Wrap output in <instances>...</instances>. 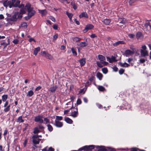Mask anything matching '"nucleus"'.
Wrapping results in <instances>:
<instances>
[{
    "instance_id": "25",
    "label": "nucleus",
    "mask_w": 151,
    "mask_h": 151,
    "mask_svg": "<svg viewBox=\"0 0 151 151\" xmlns=\"http://www.w3.org/2000/svg\"><path fill=\"white\" fill-rule=\"evenodd\" d=\"M31 4L29 3L27 4L25 6V9H27V11L30 10L32 9V8L31 7Z\"/></svg>"
},
{
    "instance_id": "54",
    "label": "nucleus",
    "mask_w": 151,
    "mask_h": 151,
    "mask_svg": "<svg viewBox=\"0 0 151 151\" xmlns=\"http://www.w3.org/2000/svg\"><path fill=\"white\" fill-rule=\"evenodd\" d=\"M90 36L92 38H96L97 37V36L94 34H92Z\"/></svg>"
},
{
    "instance_id": "53",
    "label": "nucleus",
    "mask_w": 151,
    "mask_h": 151,
    "mask_svg": "<svg viewBox=\"0 0 151 151\" xmlns=\"http://www.w3.org/2000/svg\"><path fill=\"white\" fill-rule=\"evenodd\" d=\"M128 36L129 37H130V38H134V37H135V35L133 34H129L128 35Z\"/></svg>"
},
{
    "instance_id": "26",
    "label": "nucleus",
    "mask_w": 151,
    "mask_h": 151,
    "mask_svg": "<svg viewBox=\"0 0 151 151\" xmlns=\"http://www.w3.org/2000/svg\"><path fill=\"white\" fill-rule=\"evenodd\" d=\"M79 62L81 66H83L86 63L85 59L84 58L81 59L79 61Z\"/></svg>"
},
{
    "instance_id": "4",
    "label": "nucleus",
    "mask_w": 151,
    "mask_h": 151,
    "mask_svg": "<svg viewBox=\"0 0 151 151\" xmlns=\"http://www.w3.org/2000/svg\"><path fill=\"white\" fill-rule=\"evenodd\" d=\"M43 118V116L42 115H39L35 117L34 121L35 122L42 124L44 123Z\"/></svg>"
},
{
    "instance_id": "9",
    "label": "nucleus",
    "mask_w": 151,
    "mask_h": 151,
    "mask_svg": "<svg viewBox=\"0 0 151 151\" xmlns=\"http://www.w3.org/2000/svg\"><path fill=\"white\" fill-rule=\"evenodd\" d=\"M141 55L142 57H145L148 55V53L147 50H140Z\"/></svg>"
},
{
    "instance_id": "10",
    "label": "nucleus",
    "mask_w": 151,
    "mask_h": 151,
    "mask_svg": "<svg viewBox=\"0 0 151 151\" xmlns=\"http://www.w3.org/2000/svg\"><path fill=\"white\" fill-rule=\"evenodd\" d=\"M77 45L81 47H83L87 46L88 44L86 42H81L78 43Z\"/></svg>"
},
{
    "instance_id": "40",
    "label": "nucleus",
    "mask_w": 151,
    "mask_h": 151,
    "mask_svg": "<svg viewBox=\"0 0 151 151\" xmlns=\"http://www.w3.org/2000/svg\"><path fill=\"white\" fill-rule=\"evenodd\" d=\"M66 14L70 18V19H71L73 16V14H72L69 13L68 12H66Z\"/></svg>"
},
{
    "instance_id": "14",
    "label": "nucleus",
    "mask_w": 151,
    "mask_h": 151,
    "mask_svg": "<svg viewBox=\"0 0 151 151\" xmlns=\"http://www.w3.org/2000/svg\"><path fill=\"white\" fill-rule=\"evenodd\" d=\"M20 1L19 0H17L16 1L15 4L13 5V7H17L18 6L19 8H21L22 6L23 7H24V5H22L21 6H19L20 3Z\"/></svg>"
},
{
    "instance_id": "38",
    "label": "nucleus",
    "mask_w": 151,
    "mask_h": 151,
    "mask_svg": "<svg viewBox=\"0 0 151 151\" xmlns=\"http://www.w3.org/2000/svg\"><path fill=\"white\" fill-rule=\"evenodd\" d=\"M73 40L76 42L79 41L81 40V39L78 37H75L73 38Z\"/></svg>"
},
{
    "instance_id": "42",
    "label": "nucleus",
    "mask_w": 151,
    "mask_h": 151,
    "mask_svg": "<svg viewBox=\"0 0 151 151\" xmlns=\"http://www.w3.org/2000/svg\"><path fill=\"white\" fill-rule=\"evenodd\" d=\"M99 90L100 91H103L105 90V88L102 86H99L98 87Z\"/></svg>"
},
{
    "instance_id": "31",
    "label": "nucleus",
    "mask_w": 151,
    "mask_h": 151,
    "mask_svg": "<svg viewBox=\"0 0 151 151\" xmlns=\"http://www.w3.org/2000/svg\"><path fill=\"white\" fill-rule=\"evenodd\" d=\"M122 150H130V149H128V148H126V149H122ZM130 150H131V151H139V149L136 148H132L130 149Z\"/></svg>"
},
{
    "instance_id": "13",
    "label": "nucleus",
    "mask_w": 151,
    "mask_h": 151,
    "mask_svg": "<svg viewBox=\"0 0 151 151\" xmlns=\"http://www.w3.org/2000/svg\"><path fill=\"white\" fill-rule=\"evenodd\" d=\"M28 11V15L29 18L33 16L35 13V12L33 9L30 10Z\"/></svg>"
},
{
    "instance_id": "11",
    "label": "nucleus",
    "mask_w": 151,
    "mask_h": 151,
    "mask_svg": "<svg viewBox=\"0 0 151 151\" xmlns=\"http://www.w3.org/2000/svg\"><path fill=\"white\" fill-rule=\"evenodd\" d=\"M55 125L58 127H61L63 126V122H59L57 120H55Z\"/></svg>"
},
{
    "instance_id": "33",
    "label": "nucleus",
    "mask_w": 151,
    "mask_h": 151,
    "mask_svg": "<svg viewBox=\"0 0 151 151\" xmlns=\"http://www.w3.org/2000/svg\"><path fill=\"white\" fill-rule=\"evenodd\" d=\"M71 102H68V103H67L66 104V106H65V108H67L68 107H70V109H69V110L70 109H71L73 107V105H72V106L71 107L70 106H67L68 105H69V106L71 105Z\"/></svg>"
},
{
    "instance_id": "61",
    "label": "nucleus",
    "mask_w": 151,
    "mask_h": 151,
    "mask_svg": "<svg viewBox=\"0 0 151 151\" xmlns=\"http://www.w3.org/2000/svg\"><path fill=\"white\" fill-rule=\"evenodd\" d=\"M142 50H146L147 47L145 45H143L142 46Z\"/></svg>"
},
{
    "instance_id": "8",
    "label": "nucleus",
    "mask_w": 151,
    "mask_h": 151,
    "mask_svg": "<svg viewBox=\"0 0 151 151\" xmlns=\"http://www.w3.org/2000/svg\"><path fill=\"white\" fill-rule=\"evenodd\" d=\"M42 53L43 54V56L49 59L50 60H51L52 59L53 57L50 54H49L47 52L45 51H43L42 52Z\"/></svg>"
},
{
    "instance_id": "19",
    "label": "nucleus",
    "mask_w": 151,
    "mask_h": 151,
    "mask_svg": "<svg viewBox=\"0 0 151 151\" xmlns=\"http://www.w3.org/2000/svg\"><path fill=\"white\" fill-rule=\"evenodd\" d=\"M78 115V111L77 109L76 110V111H72V113L70 115V116H73V117H76Z\"/></svg>"
},
{
    "instance_id": "24",
    "label": "nucleus",
    "mask_w": 151,
    "mask_h": 151,
    "mask_svg": "<svg viewBox=\"0 0 151 151\" xmlns=\"http://www.w3.org/2000/svg\"><path fill=\"white\" fill-rule=\"evenodd\" d=\"M40 13L41 14L42 16L46 15L47 13L46 10L45 9L42 10H39Z\"/></svg>"
},
{
    "instance_id": "62",
    "label": "nucleus",
    "mask_w": 151,
    "mask_h": 151,
    "mask_svg": "<svg viewBox=\"0 0 151 151\" xmlns=\"http://www.w3.org/2000/svg\"><path fill=\"white\" fill-rule=\"evenodd\" d=\"M74 21L77 25H79L80 24V22L79 21L77 20L76 19H75Z\"/></svg>"
},
{
    "instance_id": "1",
    "label": "nucleus",
    "mask_w": 151,
    "mask_h": 151,
    "mask_svg": "<svg viewBox=\"0 0 151 151\" xmlns=\"http://www.w3.org/2000/svg\"><path fill=\"white\" fill-rule=\"evenodd\" d=\"M18 14V12H16L12 16V17L11 18H5V19H6L8 22H9L11 21L14 22H16L17 19V16Z\"/></svg>"
},
{
    "instance_id": "49",
    "label": "nucleus",
    "mask_w": 151,
    "mask_h": 151,
    "mask_svg": "<svg viewBox=\"0 0 151 151\" xmlns=\"http://www.w3.org/2000/svg\"><path fill=\"white\" fill-rule=\"evenodd\" d=\"M63 119V117L61 116H56V119L55 120H61Z\"/></svg>"
},
{
    "instance_id": "21",
    "label": "nucleus",
    "mask_w": 151,
    "mask_h": 151,
    "mask_svg": "<svg viewBox=\"0 0 151 151\" xmlns=\"http://www.w3.org/2000/svg\"><path fill=\"white\" fill-rule=\"evenodd\" d=\"M111 20L110 19H105L102 21V22L105 25H109L110 23Z\"/></svg>"
},
{
    "instance_id": "27",
    "label": "nucleus",
    "mask_w": 151,
    "mask_h": 151,
    "mask_svg": "<svg viewBox=\"0 0 151 151\" xmlns=\"http://www.w3.org/2000/svg\"><path fill=\"white\" fill-rule=\"evenodd\" d=\"M57 88V87L56 86H51L50 88V91L51 92H54L56 91Z\"/></svg>"
},
{
    "instance_id": "5",
    "label": "nucleus",
    "mask_w": 151,
    "mask_h": 151,
    "mask_svg": "<svg viewBox=\"0 0 151 151\" xmlns=\"http://www.w3.org/2000/svg\"><path fill=\"white\" fill-rule=\"evenodd\" d=\"M94 26L92 24H88L86 25L83 32L84 33L86 32L88 30L93 29L94 28Z\"/></svg>"
},
{
    "instance_id": "16",
    "label": "nucleus",
    "mask_w": 151,
    "mask_h": 151,
    "mask_svg": "<svg viewBox=\"0 0 151 151\" xmlns=\"http://www.w3.org/2000/svg\"><path fill=\"white\" fill-rule=\"evenodd\" d=\"M98 58L101 63H102L106 60L105 57L101 55H98Z\"/></svg>"
},
{
    "instance_id": "20",
    "label": "nucleus",
    "mask_w": 151,
    "mask_h": 151,
    "mask_svg": "<svg viewBox=\"0 0 151 151\" xmlns=\"http://www.w3.org/2000/svg\"><path fill=\"white\" fill-rule=\"evenodd\" d=\"M125 53L127 56L131 55L133 54V52L129 50H127L125 51Z\"/></svg>"
},
{
    "instance_id": "34",
    "label": "nucleus",
    "mask_w": 151,
    "mask_h": 151,
    "mask_svg": "<svg viewBox=\"0 0 151 151\" xmlns=\"http://www.w3.org/2000/svg\"><path fill=\"white\" fill-rule=\"evenodd\" d=\"M40 132V130H39V128L38 127H36L34 128L33 131V133L34 134H36Z\"/></svg>"
},
{
    "instance_id": "45",
    "label": "nucleus",
    "mask_w": 151,
    "mask_h": 151,
    "mask_svg": "<svg viewBox=\"0 0 151 151\" xmlns=\"http://www.w3.org/2000/svg\"><path fill=\"white\" fill-rule=\"evenodd\" d=\"M44 123L45 124H47V123H49V119L46 117H45L44 118Z\"/></svg>"
},
{
    "instance_id": "50",
    "label": "nucleus",
    "mask_w": 151,
    "mask_h": 151,
    "mask_svg": "<svg viewBox=\"0 0 151 151\" xmlns=\"http://www.w3.org/2000/svg\"><path fill=\"white\" fill-rule=\"evenodd\" d=\"M27 24L26 23L23 22L21 24V26L24 27V28H26L27 27Z\"/></svg>"
},
{
    "instance_id": "7",
    "label": "nucleus",
    "mask_w": 151,
    "mask_h": 151,
    "mask_svg": "<svg viewBox=\"0 0 151 151\" xmlns=\"http://www.w3.org/2000/svg\"><path fill=\"white\" fill-rule=\"evenodd\" d=\"M107 61H108L110 63H112L114 62H116L117 60L116 58L113 56H112L111 58L109 57H106Z\"/></svg>"
},
{
    "instance_id": "30",
    "label": "nucleus",
    "mask_w": 151,
    "mask_h": 151,
    "mask_svg": "<svg viewBox=\"0 0 151 151\" xmlns=\"http://www.w3.org/2000/svg\"><path fill=\"white\" fill-rule=\"evenodd\" d=\"M8 96L7 94H4L2 96V100L3 102L6 101L8 98Z\"/></svg>"
},
{
    "instance_id": "46",
    "label": "nucleus",
    "mask_w": 151,
    "mask_h": 151,
    "mask_svg": "<svg viewBox=\"0 0 151 151\" xmlns=\"http://www.w3.org/2000/svg\"><path fill=\"white\" fill-rule=\"evenodd\" d=\"M96 64L100 68H102L104 66V65H102V63H101V62L100 63L99 61L97 62Z\"/></svg>"
},
{
    "instance_id": "15",
    "label": "nucleus",
    "mask_w": 151,
    "mask_h": 151,
    "mask_svg": "<svg viewBox=\"0 0 151 151\" xmlns=\"http://www.w3.org/2000/svg\"><path fill=\"white\" fill-rule=\"evenodd\" d=\"M119 64L121 67H127L130 66V65L126 63H122V62H119Z\"/></svg>"
},
{
    "instance_id": "28",
    "label": "nucleus",
    "mask_w": 151,
    "mask_h": 151,
    "mask_svg": "<svg viewBox=\"0 0 151 151\" xmlns=\"http://www.w3.org/2000/svg\"><path fill=\"white\" fill-rule=\"evenodd\" d=\"M136 36L137 38L139 39L142 37V35L141 32H138L136 34Z\"/></svg>"
},
{
    "instance_id": "44",
    "label": "nucleus",
    "mask_w": 151,
    "mask_h": 151,
    "mask_svg": "<svg viewBox=\"0 0 151 151\" xmlns=\"http://www.w3.org/2000/svg\"><path fill=\"white\" fill-rule=\"evenodd\" d=\"M133 59H132L129 58L127 60V62L131 64L132 66H133L134 65V63H132L131 62L132 61Z\"/></svg>"
},
{
    "instance_id": "47",
    "label": "nucleus",
    "mask_w": 151,
    "mask_h": 151,
    "mask_svg": "<svg viewBox=\"0 0 151 151\" xmlns=\"http://www.w3.org/2000/svg\"><path fill=\"white\" fill-rule=\"evenodd\" d=\"M25 9L22 8L20 9V13L22 14H25Z\"/></svg>"
},
{
    "instance_id": "36",
    "label": "nucleus",
    "mask_w": 151,
    "mask_h": 151,
    "mask_svg": "<svg viewBox=\"0 0 151 151\" xmlns=\"http://www.w3.org/2000/svg\"><path fill=\"white\" fill-rule=\"evenodd\" d=\"M97 78L100 80H101L102 79L103 75L102 74L100 73H97Z\"/></svg>"
},
{
    "instance_id": "51",
    "label": "nucleus",
    "mask_w": 151,
    "mask_h": 151,
    "mask_svg": "<svg viewBox=\"0 0 151 151\" xmlns=\"http://www.w3.org/2000/svg\"><path fill=\"white\" fill-rule=\"evenodd\" d=\"M81 101L80 99H78L77 101L76 104L78 105L80 104L81 103Z\"/></svg>"
},
{
    "instance_id": "32",
    "label": "nucleus",
    "mask_w": 151,
    "mask_h": 151,
    "mask_svg": "<svg viewBox=\"0 0 151 151\" xmlns=\"http://www.w3.org/2000/svg\"><path fill=\"white\" fill-rule=\"evenodd\" d=\"M16 122L19 123L23 122H24V120L22 119V116L19 117Z\"/></svg>"
},
{
    "instance_id": "37",
    "label": "nucleus",
    "mask_w": 151,
    "mask_h": 151,
    "mask_svg": "<svg viewBox=\"0 0 151 151\" xmlns=\"http://www.w3.org/2000/svg\"><path fill=\"white\" fill-rule=\"evenodd\" d=\"M10 105H8L4 109V111L5 112L8 111L10 109Z\"/></svg>"
},
{
    "instance_id": "35",
    "label": "nucleus",
    "mask_w": 151,
    "mask_h": 151,
    "mask_svg": "<svg viewBox=\"0 0 151 151\" xmlns=\"http://www.w3.org/2000/svg\"><path fill=\"white\" fill-rule=\"evenodd\" d=\"M70 4L73 6L74 9L76 10L77 9V6L74 1H71Z\"/></svg>"
},
{
    "instance_id": "17",
    "label": "nucleus",
    "mask_w": 151,
    "mask_h": 151,
    "mask_svg": "<svg viewBox=\"0 0 151 151\" xmlns=\"http://www.w3.org/2000/svg\"><path fill=\"white\" fill-rule=\"evenodd\" d=\"M79 17L80 18L84 17L86 18H88L87 14L86 12H83L80 14L79 15Z\"/></svg>"
},
{
    "instance_id": "12",
    "label": "nucleus",
    "mask_w": 151,
    "mask_h": 151,
    "mask_svg": "<svg viewBox=\"0 0 151 151\" xmlns=\"http://www.w3.org/2000/svg\"><path fill=\"white\" fill-rule=\"evenodd\" d=\"M96 148L99 149V151H106L107 149L104 146H96Z\"/></svg>"
},
{
    "instance_id": "58",
    "label": "nucleus",
    "mask_w": 151,
    "mask_h": 151,
    "mask_svg": "<svg viewBox=\"0 0 151 151\" xmlns=\"http://www.w3.org/2000/svg\"><path fill=\"white\" fill-rule=\"evenodd\" d=\"M53 28L55 29H57L58 28V26L56 24H55L53 25Z\"/></svg>"
},
{
    "instance_id": "52",
    "label": "nucleus",
    "mask_w": 151,
    "mask_h": 151,
    "mask_svg": "<svg viewBox=\"0 0 151 151\" xmlns=\"http://www.w3.org/2000/svg\"><path fill=\"white\" fill-rule=\"evenodd\" d=\"M124 70L122 68L120 69L119 70V73L120 74H122L124 72Z\"/></svg>"
},
{
    "instance_id": "43",
    "label": "nucleus",
    "mask_w": 151,
    "mask_h": 151,
    "mask_svg": "<svg viewBox=\"0 0 151 151\" xmlns=\"http://www.w3.org/2000/svg\"><path fill=\"white\" fill-rule=\"evenodd\" d=\"M102 70L103 73L106 74L108 72V70L106 68H104L102 69Z\"/></svg>"
},
{
    "instance_id": "56",
    "label": "nucleus",
    "mask_w": 151,
    "mask_h": 151,
    "mask_svg": "<svg viewBox=\"0 0 151 151\" xmlns=\"http://www.w3.org/2000/svg\"><path fill=\"white\" fill-rule=\"evenodd\" d=\"M18 42V40L16 39H14L13 41V42L15 44H17Z\"/></svg>"
},
{
    "instance_id": "29",
    "label": "nucleus",
    "mask_w": 151,
    "mask_h": 151,
    "mask_svg": "<svg viewBox=\"0 0 151 151\" xmlns=\"http://www.w3.org/2000/svg\"><path fill=\"white\" fill-rule=\"evenodd\" d=\"M40 50V48L38 47L35 48L34 51V54L35 55H36L37 54L38 52Z\"/></svg>"
},
{
    "instance_id": "22",
    "label": "nucleus",
    "mask_w": 151,
    "mask_h": 151,
    "mask_svg": "<svg viewBox=\"0 0 151 151\" xmlns=\"http://www.w3.org/2000/svg\"><path fill=\"white\" fill-rule=\"evenodd\" d=\"M124 42L123 41H119L113 44V45L114 47H116L119 45L120 44H124Z\"/></svg>"
},
{
    "instance_id": "59",
    "label": "nucleus",
    "mask_w": 151,
    "mask_h": 151,
    "mask_svg": "<svg viewBox=\"0 0 151 151\" xmlns=\"http://www.w3.org/2000/svg\"><path fill=\"white\" fill-rule=\"evenodd\" d=\"M58 37V35L57 34H55L53 36V39L54 40H55Z\"/></svg>"
},
{
    "instance_id": "18",
    "label": "nucleus",
    "mask_w": 151,
    "mask_h": 151,
    "mask_svg": "<svg viewBox=\"0 0 151 151\" xmlns=\"http://www.w3.org/2000/svg\"><path fill=\"white\" fill-rule=\"evenodd\" d=\"M64 120L67 123L69 124H72L73 122L72 120L68 117H65Z\"/></svg>"
},
{
    "instance_id": "48",
    "label": "nucleus",
    "mask_w": 151,
    "mask_h": 151,
    "mask_svg": "<svg viewBox=\"0 0 151 151\" xmlns=\"http://www.w3.org/2000/svg\"><path fill=\"white\" fill-rule=\"evenodd\" d=\"M136 1V0H130L129 1V4L131 5L133 3H135Z\"/></svg>"
},
{
    "instance_id": "41",
    "label": "nucleus",
    "mask_w": 151,
    "mask_h": 151,
    "mask_svg": "<svg viewBox=\"0 0 151 151\" xmlns=\"http://www.w3.org/2000/svg\"><path fill=\"white\" fill-rule=\"evenodd\" d=\"M48 129V130L50 132H51L53 130V128L52 127V126L50 125V124H48L47 125Z\"/></svg>"
},
{
    "instance_id": "64",
    "label": "nucleus",
    "mask_w": 151,
    "mask_h": 151,
    "mask_svg": "<svg viewBox=\"0 0 151 151\" xmlns=\"http://www.w3.org/2000/svg\"><path fill=\"white\" fill-rule=\"evenodd\" d=\"M38 128L40 129H42L44 128V127H43V126L42 125H38Z\"/></svg>"
},
{
    "instance_id": "55",
    "label": "nucleus",
    "mask_w": 151,
    "mask_h": 151,
    "mask_svg": "<svg viewBox=\"0 0 151 151\" xmlns=\"http://www.w3.org/2000/svg\"><path fill=\"white\" fill-rule=\"evenodd\" d=\"M150 22H148L147 23H145V26L147 28L148 27V26H149V27L150 25Z\"/></svg>"
},
{
    "instance_id": "60",
    "label": "nucleus",
    "mask_w": 151,
    "mask_h": 151,
    "mask_svg": "<svg viewBox=\"0 0 151 151\" xmlns=\"http://www.w3.org/2000/svg\"><path fill=\"white\" fill-rule=\"evenodd\" d=\"M140 63H143L145 62V60L144 59H141L139 60Z\"/></svg>"
},
{
    "instance_id": "63",
    "label": "nucleus",
    "mask_w": 151,
    "mask_h": 151,
    "mask_svg": "<svg viewBox=\"0 0 151 151\" xmlns=\"http://www.w3.org/2000/svg\"><path fill=\"white\" fill-rule=\"evenodd\" d=\"M7 132H8V130L7 129H6L4 131V134H3V135H4V136H5L6 135L7 133Z\"/></svg>"
},
{
    "instance_id": "57",
    "label": "nucleus",
    "mask_w": 151,
    "mask_h": 151,
    "mask_svg": "<svg viewBox=\"0 0 151 151\" xmlns=\"http://www.w3.org/2000/svg\"><path fill=\"white\" fill-rule=\"evenodd\" d=\"M8 104H9L8 101H6V102L4 105V107H6V106H8Z\"/></svg>"
},
{
    "instance_id": "23",
    "label": "nucleus",
    "mask_w": 151,
    "mask_h": 151,
    "mask_svg": "<svg viewBox=\"0 0 151 151\" xmlns=\"http://www.w3.org/2000/svg\"><path fill=\"white\" fill-rule=\"evenodd\" d=\"M34 94V93L32 90H29L28 91L27 94V96L31 97Z\"/></svg>"
},
{
    "instance_id": "39",
    "label": "nucleus",
    "mask_w": 151,
    "mask_h": 151,
    "mask_svg": "<svg viewBox=\"0 0 151 151\" xmlns=\"http://www.w3.org/2000/svg\"><path fill=\"white\" fill-rule=\"evenodd\" d=\"M71 50L72 51V52L73 54V55L75 56H76L77 55V53L76 51V50L74 48H72Z\"/></svg>"
},
{
    "instance_id": "6",
    "label": "nucleus",
    "mask_w": 151,
    "mask_h": 151,
    "mask_svg": "<svg viewBox=\"0 0 151 151\" xmlns=\"http://www.w3.org/2000/svg\"><path fill=\"white\" fill-rule=\"evenodd\" d=\"M3 5L4 6L6 7L9 6L10 8L13 7L11 1H4L3 3Z\"/></svg>"
},
{
    "instance_id": "3",
    "label": "nucleus",
    "mask_w": 151,
    "mask_h": 151,
    "mask_svg": "<svg viewBox=\"0 0 151 151\" xmlns=\"http://www.w3.org/2000/svg\"><path fill=\"white\" fill-rule=\"evenodd\" d=\"M32 142L35 145L38 144L41 140V139L39 138V135L36 134L33 135L32 137Z\"/></svg>"
},
{
    "instance_id": "2",
    "label": "nucleus",
    "mask_w": 151,
    "mask_h": 151,
    "mask_svg": "<svg viewBox=\"0 0 151 151\" xmlns=\"http://www.w3.org/2000/svg\"><path fill=\"white\" fill-rule=\"evenodd\" d=\"M94 147V146L93 145L85 146L79 148L78 150L82 151V150H85L86 151H92V150L93 149Z\"/></svg>"
}]
</instances>
